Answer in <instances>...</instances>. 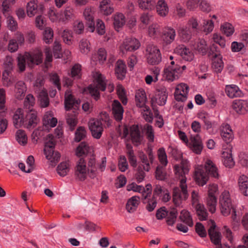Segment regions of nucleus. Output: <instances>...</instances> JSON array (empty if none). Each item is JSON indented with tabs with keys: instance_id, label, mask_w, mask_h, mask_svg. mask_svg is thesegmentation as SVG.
Returning a JSON list of instances; mask_svg holds the SVG:
<instances>
[{
	"instance_id": "f03ea898",
	"label": "nucleus",
	"mask_w": 248,
	"mask_h": 248,
	"mask_svg": "<svg viewBox=\"0 0 248 248\" xmlns=\"http://www.w3.org/2000/svg\"><path fill=\"white\" fill-rule=\"evenodd\" d=\"M43 62V54L41 51L31 54L25 52L24 55L20 54L17 57V66L20 72L25 70L26 64L32 68L35 65H39Z\"/></svg>"
},
{
	"instance_id": "603ef678",
	"label": "nucleus",
	"mask_w": 248,
	"mask_h": 248,
	"mask_svg": "<svg viewBox=\"0 0 248 248\" xmlns=\"http://www.w3.org/2000/svg\"><path fill=\"white\" fill-rule=\"evenodd\" d=\"M53 31L49 27L46 28L43 31V40L46 44H49L53 40Z\"/></svg>"
},
{
	"instance_id": "423d86ee",
	"label": "nucleus",
	"mask_w": 248,
	"mask_h": 248,
	"mask_svg": "<svg viewBox=\"0 0 248 248\" xmlns=\"http://www.w3.org/2000/svg\"><path fill=\"white\" fill-rule=\"evenodd\" d=\"M188 197L186 184V179H182L180 181V187L173 188V202L176 206H179L183 200H186Z\"/></svg>"
},
{
	"instance_id": "f257e3e1",
	"label": "nucleus",
	"mask_w": 248,
	"mask_h": 248,
	"mask_svg": "<svg viewBox=\"0 0 248 248\" xmlns=\"http://www.w3.org/2000/svg\"><path fill=\"white\" fill-rule=\"evenodd\" d=\"M209 175L216 178L218 177L217 169L211 160L206 161L204 170H199L195 172V180L196 183L203 186L208 181Z\"/></svg>"
},
{
	"instance_id": "a211bd4d",
	"label": "nucleus",
	"mask_w": 248,
	"mask_h": 248,
	"mask_svg": "<svg viewBox=\"0 0 248 248\" xmlns=\"http://www.w3.org/2000/svg\"><path fill=\"white\" fill-rule=\"evenodd\" d=\"M93 12L91 8H85L83 12V15L86 21V24L89 31L93 32L94 31L95 26L93 20Z\"/></svg>"
},
{
	"instance_id": "c756f323",
	"label": "nucleus",
	"mask_w": 248,
	"mask_h": 248,
	"mask_svg": "<svg viewBox=\"0 0 248 248\" xmlns=\"http://www.w3.org/2000/svg\"><path fill=\"white\" fill-rule=\"evenodd\" d=\"M157 14L161 16H165L169 13L168 6L164 0H159L156 5Z\"/></svg>"
},
{
	"instance_id": "9b49d317",
	"label": "nucleus",
	"mask_w": 248,
	"mask_h": 248,
	"mask_svg": "<svg viewBox=\"0 0 248 248\" xmlns=\"http://www.w3.org/2000/svg\"><path fill=\"white\" fill-rule=\"evenodd\" d=\"M189 146L190 149L195 154L199 155L201 153L203 148L201 137L199 134L191 136Z\"/></svg>"
},
{
	"instance_id": "2eb2a0df",
	"label": "nucleus",
	"mask_w": 248,
	"mask_h": 248,
	"mask_svg": "<svg viewBox=\"0 0 248 248\" xmlns=\"http://www.w3.org/2000/svg\"><path fill=\"white\" fill-rule=\"evenodd\" d=\"M232 108L238 114H244L248 111V101L244 100H235L233 101Z\"/></svg>"
},
{
	"instance_id": "6ab92c4d",
	"label": "nucleus",
	"mask_w": 248,
	"mask_h": 248,
	"mask_svg": "<svg viewBox=\"0 0 248 248\" xmlns=\"http://www.w3.org/2000/svg\"><path fill=\"white\" fill-rule=\"evenodd\" d=\"M175 31L170 27L165 28L162 32V39L167 45L171 44L175 39Z\"/></svg>"
},
{
	"instance_id": "a878e982",
	"label": "nucleus",
	"mask_w": 248,
	"mask_h": 248,
	"mask_svg": "<svg viewBox=\"0 0 248 248\" xmlns=\"http://www.w3.org/2000/svg\"><path fill=\"white\" fill-rule=\"evenodd\" d=\"M78 112L77 110H72L71 112H69L67 114L66 116V123L69 125L70 129L71 131H73L75 126L77 125L78 121L77 119Z\"/></svg>"
},
{
	"instance_id": "052dcab7",
	"label": "nucleus",
	"mask_w": 248,
	"mask_h": 248,
	"mask_svg": "<svg viewBox=\"0 0 248 248\" xmlns=\"http://www.w3.org/2000/svg\"><path fill=\"white\" fill-rule=\"evenodd\" d=\"M117 92L119 98L122 101V103L123 104V105H126L127 103V98L125 95L124 89L121 85L117 87Z\"/></svg>"
},
{
	"instance_id": "3c124183",
	"label": "nucleus",
	"mask_w": 248,
	"mask_h": 248,
	"mask_svg": "<svg viewBox=\"0 0 248 248\" xmlns=\"http://www.w3.org/2000/svg\"><path fill=\"white\" fill-rule=\"evenodd\" d=\"M13 58L9 56L5 57L4 62L3 63V67L4 68V72L9 75L11 72L13 68Z\"/></svg>"
},
{
	"instance_id": "f3484780",
	"label": "nucleus",
	"mask_w": 248,
	"mask_h": 248,
	"mask_svg": "<svg viewBox=\"0 0 248 248\" xmlns=\"http://www.w3.org/2000/svg\"><path fill=\"white\" fill-rule=\"evenodd\" d=\"M124 108L120 102L114 100L112 104V112L116 121H121L123 117Z\"/></svg>"
},
{
	"instance_id": "e2e57ef3",
	"label": "nucleus",
	"mask_w": 248,
	"mask_h": 248,
	"mask_svg": "<svg viewBox=\"0 0 248 248\" xmlns=\"http://www.w3.org/2000/svg\"><path fill=\"white\" fill-rule=\"evenodd\" d=\"M62 37L63 39V42L65 44L68 45H70L72 44V32L68 30H64L62 34Z\"/></svg>"
},
{
	"instance_id": "a19ab883",
	"label": "nucleus",
	"mask_w": 248,
	"mask_h": 248,
	"mask_svg": "<svg viewBox=\"0 0 248 248\" xmlns=\"http://www.w3.org/2000/svg\"><path fill=\"white\" fill-rule=\"evenodd\" d=\"M155 176L157 180L160 181H166L167 179V172L163 166H158L156 167Z\"/></svg>"
},
{
	"instance_id": "4468645a",
	"label": "nucleus",
	"mask_w": 248,
	"mask_h": 248,
	"mask_svg": "<svg viewBox=\"0 0 248 248\" xmlns=\"http://www.w3.org/2000/svg\"><path fill=\"white\" fill-rule=\"evenodd\" d=\"M130 135L131 141L135 146H138L141 143L143 137L138 125H133L130 127Z\"/></svg>"
},
{
	"instance_id": "c03bdc74",
	"label": "nucleus",
	"mask_w": 248,
	"mask_h": 248,
	"mask_svg": "<svg viewBox=\"0 0 248 248\" xmlns=\"http://www.w3.org/2000/svg\"><path fill=\"white\" fill-rule=\"evenodd\" d=\"M5 92L3 89H0V115L5 116L7 108L5 106Z\"/></svg>"
},
{
	"instance_id": "58836bf2",
	"label": "nucleus",
	"mask_w": 248,
	"mask_h": 248,
	"mask_svg": "<svg viewBox=\"0 0 248 248\" xmlns=\"http://www.w3.org/2000/svg\"><path fill=\"white\" fill-rule=\"evenodd\" d=\"M194 48L200 53L204 55L208 51V47L206 41L203 39L200 40L194 46Z\"/></svg>"
},
{
	"instance_id": "338daca9",
	"label": "nucleus",
	"mask_w": 248,
	"mask_h": 248,
	"mask_svg": "<svg viewBox=\"0 0 248 248\" xmlns=\"http://www.w3.org/2000/svg\"><path fill=\"white\" fill-rule=\"evenodd\" d=\"M170 68H166L164 70V77L168 81H172L175 78V73L170 69Z\"/></svg>"
},
{
	"instance_id": "2f4dec72",
	"label": "nucleus",
	"mask_w": 248,
	"mask_h": 248,
	"mask_svg": "<svg viewBox=\"0 0 248 248\" xmlns=\"http://www.w3.org/2000/svg\"><path fill=\"white\" fill-rule=\"evenodd\" d=\"M238 185L241 192L246 196H248V177L245 175L240 176L238 179Z\"/></svg>"
},
{
	"instance_id": "6e6d98bb",
	"label": "nucleus",
	"mask_w": 248,
	"mask_h": 248,
	"mask_svg": "<svg viewBox=\"0 0 248 248\" xmlns=\"http://www.w3.org/2000/svg\"><path fill=\"white\" fill-rule=\"evenodd\" d=\"M69 170L68 164L65 162L61 163L57 167L58 173L61 176H65Z\"/></svg>"
},
{
	"instance_id": "09e8293b",
	"label": "nucleus",
	"mask_w": 248,
	"mask_h": 248,
	"mask_svg": "<svg viewBox=\"0 0 248 248\" xmlns=\"http://www.w3.org/2000/svg\"><path fill=\"white\" fill-rule=\"evenodd\" d=\"M222 58V57H217V58H212L213 67L216 72L220 73L223 68L224 64Z\"/></svg>"
},
{
	"instance_id": "7c9ffc66",
	"label": "nucleus",
	"mask_w": 248,
	"mask_h": 248,
	"mask_svg": "<svg viewBox=\"0 0 248 248\" xmlns=\"http://www.w3.org/2000/svg\"><path fill=\"white\" fill-rule=\"evenodd\" d=\"M74 96L69 91H66L64 95V108L66 111H69L74 107Z\"/></svg>"
},
{
	"instance_id": "ea45409f",
	"label": "nucleus",
	"mask_w": 248,
	"mask_h": 248,
	"mask_svg": "<svg viewBox=\"0 0 248 248\" xmlns=\"http://www.w3.org/2000/svg\"><path fill=\"white\" fill-rule=\"evenodd\" d=\"M197 216L200 220H205L207 217V213L203 205L198 203L196 206Z\"/></svg>"
},
{
	"instance_id": "39448f33",
	"label": "nucleus",
	"mask_w": 248,
	"mask_h": 248,
	"mask_svg": "<svg viewBox=\"0 0 248 248\" xmlns=\"http://www.w3.org/2000/svg\"><path fill=\"white\" fill-rule=\"evenodd\" d=\"M109 120L108 114L106 112H101L100 119H93L90 121L89 124V129L94 138L99 139L102 136V132L103 131L102 121L108 123Z\"/></svg>"
},
{
	"instance_id": "49530a36",
	"label": "nucleus",
	"mask_w": 248,
	"mask_h": 248,
	"mask_svg": "<svg viewBox=\"0 0 248 248\" xmlns=\"http://www.w3.org/2000/svg\"><path fill=\"white\" fill-rule=\"evenodd\" d=\"M39 100L42 108L47 107L49 104V99L46 91H42L39 94Z\"/></svg>"
},
{
	"instance_id": "bf43d9fd",
	"label": "nucleus",
	"mask_w": 248,
	"mask_h": 248,
	"mask_svg": "<svg viewBox=\"0 0 248 248\" xmlns=\"http://www.w3.org/2000/svg\"><path fill=\"white\" fill-rule=\"evenodd\" d=\"M37 5L34 1H31L28 2L27 6V12L28 16L31 17L37 12Z\"/></svg>"
},
{
	"instance_id": "412c9836",
	"label": "nucleus",
	"mask_w": 248,
	"mask_h": 248,
	"mask_svg": "<svg viewBox=\"0 0 248 248\" xmlns=\"http://www.w3.org/2000/svg\"><path fill=\"white\" fill-rule=\"evenodd\" d=\"M126 73V65L124 62L119 60L115 65V74L117 78L120 80H123L125 77Z\"/></svg>"
},
{
	"instance_id": "37998d69",
	"label": "nucleus",
	"mask_w": 248,
	"mask_h": 248,
	"mask_svg": "<svg viewBox=\"0 0 248 248\" xmlns=\"http://www.w3.org/2000/svg\"><path fill=\"white\" fill-rule=\"evenodd\" d=\"M43 126L46 128H47L49 126L51 127H55L58 121L57 118L54 117L51 118V116H48L46 115L43 118Z\"/></svg>"
},
{
	"instance_id": "9d476101",
	"label": "nucleus",
	"mask_w": 248,
	"mask_h": 248,
	"mask_svg": "<svg viewBox=\"0 0 248 248\" xmlns=\"http://www.w3.org/2000/svg\"><path fill=\"white\" fill-rule=\"evenodd\" d=\"M216 223L212 221V225L208 230V234L211 242L215 245L216 248H224L221 244V234L220 232L215 231Z\"/></svg>"
},
{
	"instance_id": "680f3d73",
	"label": "nucleus",
	"mask_w": 248,
	"mask_h": 248,
	"mask_svg": "<svg viewBox=\"0 0 248 248\" xmlns=\"http://www.w3.org/2000/svg\"><path fill=\"white\" fill-rule=\"evenodd\" d=\"M195 231L201 237L204 238L207 236V232L205 227L200 222L196 223L195 225Z\"/></svg>"
},
{
	"instance_id": "ddd939ff",
	"label": "nucleus",
	"mask_w": 248,
	"mask_h": 248,
	"mask_svg": "<svg viewBox=\"0 0 248 248\" xmlns=\"http://www.w3.org/2000/svg\"><path fill=\"white\" fill-rule=\"evenodd\" d=\"M167 97L168 93L166 88H162L158 89L156 96L152 98L151 101L152 108H154V103L155 102L159 106H164L166 104Z\"/></svg>"
},
{
	"instance_id": "bb28decb",
	"label": "nucleus",
	"mask_w": 248,
	"mask_h": 248,
	"mask_svg": "<svg viewBox=\"0 0 248 248\" xmlns=\"http://www.w3.org/2000/svg\"><path fill=\"white\" fill-rule=\"evenodd\" d=\"M225 92L227 95L230 98L240 97L242 92L238 87L235 85H229L226 86Z\"/></svg>"
},
{
	"instance_id": "c9c22d12",
	"label": "nucleus",
	"mask_w": 248,
	"mask_h": 248,
	"mask_svg": "<svg viewBox=\"0 0 248 248\" xmlns=\"http://www.w3.org/2000/svg\"><path fill=\"white\" fill-rule=\"evenodd\" d=\"M125 17L123 14L119 13L114 16L113 25L115 30L118 31L125 24Z\"/></svg>"
},
{
	"instance_id": "72a5a7b5",
	"label": "nucleus",
	"mask_w": 248,
	"mask_h": 248,
	"mask_svg": "<svg viewBox=\"0 0 248 248\" xmlns=\"http://www.w3.org/2000/svg\"><path fill=\"white\" fill-rule=\"evenodd\" d=\"M198 117L204 123L203 128L208 130L211 128L213 125L209 115L206 113H200L198 114Z\"/></svg>"
},
{
	"instance_id": "1a4fd4ad",
	"label": "nucleus",
	"mask_w": 248,
	"mask_h": 248,
	"mask_svg": "<svg viewBox=\"0 0 248 248\" xmlns=\"http://www.w3.org/2000/svg\"><path fill=\"white\" fill-rule=\"evenodd\" d=\"M146 51L148 53L147 59L149 64L157 65L161 62L162 60L161 53L156 46H148L147 47Z\"/></svg>"
},
{
	"instance_id": "f704fd0d",
	"label": "nucleus",
	"mask_w": 248,
	"mask_h": 248,
	"mask_svg": "<svg viewBox=\"0 0 248 248\" xmlns=\"http://www.w3.org/2000/svg\"><path fill=\"white\" fill-rule=\"evenodd\" d=\"M178 216L177 210L172 208L170 211H168V215L166 216V222L168 225L173 226L175 223Z\"/></svg>"
},
{
	"instance_id": "dca6fc26",
	"label": "nucleus",
	"mask_w": 248,
	"mask_h": 248,
	"mask_svg": "<svg viewBox=\"0 0 248 248\" xmlns=\"http://www.w3.org/2000/svg\"><path fill=\"white\" fill-rule=\"evenodd\" d=\"M140 46V43L138 40L130 38L124 42L121 49L123 51H132L138 49Z\"/></svg>"
},
{
	"instance_id": "79ce46f5",
	"label": "nucleus",
	"mask_w": 248,
	"mask_h": 248,
	"mask_svg": "<svg viewBox=\"0 0 248 248\" xmlns=\"http://www.w3.org/2000/svg\"><path fill=\"white\" fill-rule=\"evenodd\" d=\"M217 199L216 196L208 195L206 200L208 210L211 213L215 212L216 208Z\"/></svg>"
},
{
	"instance_id": "774afa93",
	"label": "nucleus",
	"mask_w": 248,
	"mask_h": 248,
	"mask_svg": "<svg viewBox=\"0 0 248 248\" xmlns=\"http://www.w3.org/2000/svg\"><path fill=\"white\" fill-rule=\"evenodd\" d=\"M84 26L82 21L75 22L73 26L74 31L78 34H80L84 31Z\"/></svg>"
},
{
	"instance_id": "864d4df0",
	"label": "nucleus",
	"mask_w": 248,
	"mask_h": 248,
	"mask_svg": "<svg viewBox=\"0 0 248 248\" xmlns=\"http://www.w3.org/2000/svg\"><path fill=\"white\" fill-rule=\"evenodd\" d=\"M16 138L18 142L20 144L25 145L27 142V137L24 130L22 129L18 130L16 134Z\"/></svg>"
},
{
	"instance_id": "4be33fe9",
	"label": "nucleus",
	"mask_w": 248,
	"mask_h": 248,
	"mask_svg": "<svg viewBox=\"0 0 248 248\" xmlns=\"http://www.w3.org/2000/svg\"><path fill=\"white\" fill-rule=\"evenodd\" d=\"M220 135L223 140L227 144L230 143L233 139V132L230 126L228 124L222 126L220 131Z\"/></svg>"
},
{
	"instance_id": "6e6552de",
	"label": "nucleus",
	"mask_w": 248,
	"mask_h": 248,
	"mask_svg": "<svg viewBox=\"0 0 248 248\" xmlns=\"http://www.w3.org/2000/svg\"><path fill=\"white\" fill-rule=\"evenodd\" d=\"M220 208L221 214L224 216H228L231 210L234 208L232 204L228 192H223L219 200Z\"/></svg>"
},
{
	"instance_id": "e433bc0d",
	"label": "nucleus",
	"mask_w": 248,
	"mask_h": 248,
	"mask_svg": "<svg viewBox=\"0 0 248 248\" xmlns=\"http://www.w3.org/2000/svg\"><path fill=\"white\" fill-rule=\"evenodd\" d=\"M180 219L186 223L189 227H192L193 225V222L191 216L189 212L186 210H183L181 212L180 216L179 217Z\"/></svg>"
},
{
	"instance_id": "473e14b6",
	"label": "nucleus",
	"mask_w": 248,
	"mask_h": 248,
	"mask_svg": "<svg viewBox=\"0 0 248 248\" xmlns=\"http://www.w3.org/2000/svg\"><path fill=\"white\" fill-rule=\"evenodd\" d=\"M27 118L29 120L27 128L31 129L35 127L39 121V118L37 116L36 113L31 111L27 114Z\"/></svg>"
},
{
	"instance_id": "a18cd8bd",
	"label": "nucleus",
	"mask_w": 248,
	"mask_h": 248,
	"mask_svg": "<svg viewBox=\"0 0 248 248\" xmlns=\"http://www.w3.org/2000/svg\"><path fill=\"white\" fill-rule=\"evenodd\" d=\"M220 28L222 32L228 37L231 36L234 31L233 26L228 22L224 23L221 26Z\"/></svg>"
},
{
	"instance_id": "13d9d810",
	"label": "nucleus",
	"mask_w": 248,
	"mask_h": 248,
	"mask_svg": "<svg viewBox=\"0 0 248 248\" xmlns=\"http://www.w3.org/2000/svg\"><path fill=\"white\" fill-rule=\"evenodd\" d=\"M86 134V131L84 127H78L75 132V141L79 142L85 137Z\"/></svg>"
},
{
	"instance_id": "4c0bfd02",
	"label": "nucleus",
	"mask_w": 248,
	"mask_h": 248,
	"mask_svg": "<svg viewBox=\"0 0 248 248\" xmlns=\"http://www.w3.org/2000/svg\"><path fill=\"white\" fill-rule=\"evenodd\" d=\"M139 7L143 10H151L155 5V0H139Z\"/></svg>"
},
{
	"instance_id": "c85d7f7f",
	"label": "nucleus",
	"mask_w": 248,
	"mask_h": 248,
	"mask_svg": "<svg viewBox=\"0 0 248 248\" xmlns=\"http://www.w3.org/2000/svg\"><path fill=\"white\" fill-rule=\"evenodd\" d=\"M100 9L101 12L106 16L111 14L114 11L109 0H103L100 2Z\"/></svg>"
},
{
	"instance_id": "5fc2aeb1",
	"label": "nucleus",
	"mask_w": 248,
	"mask_h": 248,
	"mask_svg": "<svg viewBox=\"0 0 248 248\" xmlns=\"http://www.w3.org/2000/svg\"><path fill=\"white\" fill-rule=\"evenodd\" d=\"M208 55L211 59L222 57L220 54V50H219L218 47L215 44H213L210 46Z\"/></svg>"
},
{
	"instance_id": "cd10ccee",
	"label": "nucleus",
	"mask_w": 248,
	"mask_h": 248,
	"mask_svg": "<svg viewBox=\"0 0 248 248\" xmlns=\"http://www.w3.org/2000/svg\"><path fill=\"white\" fill-rule=\"evenodd\" d=\"M140 197L138 196H133L127 202L126 209L129 213H133L136 210L140 203Z\"/></svg>"
},
{
	"instance_id": "0eeeda50",
	"label": "nucleus",
	"mask_w": 248,
	"mask_h": 248,
	"mask_svg": "<svg viewBox=\"0 0 248 248\" xmlns=\"http://www.w3.org/2000/svg\"><path fill=\"white\" fill-rule=\"evenodd\" d=\"M95 85H90L88 90L90 94L97 100L100 98L99 90L104 92L106 89V83L105 81V78L101 74L98 75L95 78Z\"/></svg>"
},
{
	"instance_id": "7ed1b4c3",
	"label": "nucleus",
	"mask_w": 248,
	"mask_h": 248,
	"mask_svg": "<svg viewBox=\"0 0 248 248\" xmlns=\"http://www.w3.org/2000/svg\"><path fill=\"white\" fill-rule=\"evenodd\" d=\"M46 140L44 149L46 157L50 161L52 166H55L59 160L61 155L58 152H55L54 150L56 141L53 135L51 134L47 135Z\"/></svg>"
},
{
	"instance_id": "4d7b16f0",
	"label": "nucleus",
	"mask_w": 248,
	"mask_h": 248,
	"mask_svg": "<svg viewBox=\"0 0 248 248\" xmlns=\"http://www.w3.org/2000/svg\"><path fill=\"white\" fill-rule=\"evenodd\" d=\"M96 58L98 59V61L100 63H103L107 58V52L106 50L103 48H99L97 53L93 57V59Z\"/></svg>"
},
{
	"instance_id": "0e129e2a",
	"label": "nucleus",
	"mask_w": 248,
	"mask_h": 248,
	"mask_svg": "<svg viewBox=\"0 0 248 248\" xmlns=\"http://www.w3.org/2000/svg\"><path fill=\"white\" fill-rule=\"evenodd\" d=\"M45 128L43 125L42 127H39L35 129L31 135L32 139L37 142L38 139L43 136V131L45 130Z\"/></svg>"
},
{
	"instance_id": "393cba45",
	"label": "nucleus",
	"mask_w": 248,
	"mask_h": 248,
	"mask_svg": "<svg viewBox=\"0 0 248 248\" xmlns=\"http://www.w3.org/2000/svg\"><path fill=\"white\" fill-rule=\"evenodd\" d=\"M178 35L181 40L185 42L189 41L192 35L195 34L192 31L191 28H180L178 31Z\"/></svg>"
},
{
	"instance_id": "aec40b11",
	"label": "nucleus",
	"mask_w": 248,
	"mask_h": 248,
	"mask_svg": "<svg viewBox=\"0 0 248 248\" xmlns=\"http://www.w3.org/2000/svg\"><path fill=\"white\" fill-rule=\"evenodd\" d=\"M24 110L18 108L15 112L13 116V124L15 128H19L22 126L24 121Z\"/></svg>"
},
{
	"instance_id": "8fccbe9b",
	"label": "nucleus",
	"mask_w": 248,
	"mask_h": 248,
	"mask_svg": "<svg viewBox=\"0 0 248 248\" xmlns=\"http://www.w3.org/2000/svg\"><path fill=\"white\" fill-rule=\"evenodd\" d=\"M135 100L136 105L137 104H141L146 103L147 101L146 95L145 91L142 90H139L136 93Z\"/></svg>"
},
{
	"instance_id": "de8ad7c7",
	"label": "nucleus",
	"mask_w": 248,
	"mask_h": 248,
	"mask_svg": "<svg viewBox=\"0 0 248 248\" xmlns=\"http://www.w3.org/2000/svg\"><path fill=\"white\" fill-rule=\"evenodd\" d=\"M81 66L79 64H75L71 70L70 75L74 79H78L81 77Z\"/></svg>"
},
{
	"instance_id": "69168bd1",
	"label": "nucleus",
	"mask_w": 248,
	"mask_h": 248,
	"mask_svg": "<svg viewBox=\"0 0 248 248\" xmlns=\"http://www.w3.org/2000/svg\"><path fill=\"white\" fill-rule=\"evenodd\" d=\"M89 44V42L87 39H82L80 40L79 46L81 53H87L90 51Z\"/></svg>"
},
{
	"instance_id": "5701e85b",
	"label": "nucleus",
	"mask_w": 248,
	"mask_h": 248,
	"mask_svg": "<svg viewBox=\"0 0 248 248\" xmlns=\"http://www.w3.org/2000/svg\"><path fill=\"white\" fill-rule=\"evenodd\" d=\"M176 51L182 57L183 59L186 61H191L194 58L193 53L184 45H181L178 46L176 48Z\"/></svg>"
},
{
	"instance_id": "20e7f679",
	"label": "nucleus",
	"mask_w": 248,
	"mask_h": 248,
	"mask_svg": "<svg viewBox=\"0 0 248 248\" xmlns=\"http://www.w3.org/2000/svg\"><path fill=\"white\" fill-rule=\"evenodd\" d=\"M89 170L86 167V162L84 158L81 157L77 162L75 168V174L77 179L81 181H84L87 178V171L89 177L92 179L96 177V169L95 167Z\"/></svg>"
},
{
	"instance_id": "b1692460",
	"label": "nucleus",
	"mask_w": 248,
	"mask_h": 248,
	"mask_svg": "<svg viewBox=\"0 0 248 248\" xmlns=\"http://www.w3.org/2000/svg\"><path fill=\"white\" fill-rule=\"evenodd\" d=\"M92 148L85 142H81L77 147L76 154L78 157L85 155L88 156V154L91 153Z\"/></svg>"
},
{
	"instance_id": "f8f14e48",
	"label": "nucleus",
	"mask_w": 248,
	"mask_h": 248,
	"mask_svg": "<svg viewBox=\"0 0 248 248\" xmlns=\"http://www.w3.org/2000/svg\"><path fill=\"white\" fill-rule=\"evenodd\" d=\"M189 90L188 86L185 83L180 84L176 88L174 95L177 101L184 102L187 99Z\"/></svg>"
}]
</instances>
